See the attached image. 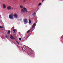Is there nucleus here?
I'll list each match as a JSON object with an SVG mask.
<instances>
[{"instance_id":"f257e3e1","label":"nucleus","mask_w":63,"mask_h":63,"mask_svg":"<svg viewBox=\"0 0 63 63\" xmlns=\"http://www.w3.org/2000/svg\"><path fill=\"white\" fill-rule=\"evenodd\" d=\"M21 11L22 13H25V11L26 12L28 13L27 9L24 7L23 8L21 9Z\"/></svg>"},{"instance_id":"f03ea898","label":"nucleus","mask_w":63,"mask_h":63,"mask_svg":"<svg viewBox=\"0 0 63 63\" xmlns=\"http://www.w3.org/2000/svg\"><path fill=\"white\" fill-rule=\"evenodd\" d=\"M9 17L10 19H14V14L13 13L11 14L9 16Z\"/></svg>"},{"instance_id":"7ed1b4c3","label":"nucleus","mask_w":63,"mask_h":63,"mask_svg":"<svg viewBox=\"0 0 63 63\" xmlns=\"http://www.w3.org/2000/svg\"><path fill=\"white\" fill-rule=\"evenodd\" d=\"M35 26H36V24H35V23H34L32 25V28H34Z\"/></svg>"},{"instance_id":"20e7f679","label":"nucleus","mask_w":63,"mask_h":63,"mask_svg":"<svg viewBox=\"0 0 63 63\" xmlns=\"http://www.w3.org/2000/svg\"><path fill=\"white\" fill-rule=\"evenodd\" d=\"M24 21L25 23H27V19H25L24 20Z\"/></svg>"},{"instance_id":"39448f33","label":"nucleus","mask_w":63,"mask_h":63,"mask_svg":"<svg viewBox=\"0 0 63 63\" xmlns=\"http://www.w3.org/2000/svg\"><path fill=\"white\" fill-rule=\"evenodd\" d=\"M24 46L25 47H27V48H28L29 49H30V50H31V48H29V47L26 46Z\"/></svg>"},{"instance_id":"423d86ee","label":"nucleus","mask_w":63,"mask_h":63,"mask_svg":"<svg viewBox=\"0 0 63 63\" xmlns=\"http://www.w3.org/2000/svg\"><path fill=\"white\" fill-rule=\"evenodd\" d=\"M10 38L11 39H14V40H15V38L13 37L12 36H10Z\"/></svg>"},{"instance_id":"0eeeda50","label":"nucleus","mask_w":63,"mask_h":63,"mask_svg":"<svg viewBox=\"0 0 63 63\" xmlns=\"http://www.w3.org/2000/svg\"><path fill=\"white\" fill-rule=\"evenodd\" d=\"M28 38V36H25V37L24 38V39L25 40H26Z\"/></svg>"},{"instance_id":"6e6552de","label":"nucleus","mask_w":63,"mask_h":63,"mask_svg":"<svg viewBox=\"0 0 63 63\" xmlns=\"http://www.w3.org/2000/svg\"><path fill=\"white\" fill-rule=\"evenodd\" d=\"M7 8L8 10H10V9H11V8H12V7L11 6H8L7 7Z\"/></svg>"},{"instance_id":"1a4fd4ad","label":"nucleus","mask_w":63,"mask_h":63,"mask_svg":"<svg viewBox=\"0 0 63 63\" xmlns=\"http://www.w3.org/2000/svg\"><path fill=\"white\" fill-rule=\"evenodd\" d=\"M18 16H17V15L16 14H15L14 17H15L16 18H17Z\"/></svg>"},{"instance_id":"9d476101","label":"nucleus","mask_w":63,"mask_h":63,"mask_svg":"<svg viewBox=\"0 0 63 63\" xmlns=\"http://www.w3.org/2000/svg\"><path fill=\"white\" fill-rule=\"evenodd\" d=\"M2 6H3V8H6V5H5V4H3L2 5Z\"/></svg>"},{"instance_id":"9b49d317","label":"nucleus","mask_w":63,"mask_h":63,"mask_svg":"<svg viewBox=\"0 0 63 63\" xmlns=\"http://www.w3.org/2000/svg\"><path fill=\"white\" fill-rule=\"evenodd\" d=\"M30 30L31 32H32V31H33V28H32Z\"/></svg>"},{"instance_id":"f8f14e48","label":"nucleus","mask_w":63,"mask_h":63,"mask_svg":"<svg viewBox=\"0 0 63 63\" xmlns=\"http://www.w3.org/2000/svg\"><path fill=\"white\" fill-rule=\"evenodd\" d=\"M27 52V53H28L29 54H32V52Z\"/></svg>"},{"instance_id":"ddd939ff","label":"nucleus","mask_w":63,"mask_h":63,"mask_svg":"<svg viewBox=\"0 0 63 63\" xmlns=\"http://www.w3.org/2000/svg\"><path fill=\"white\" fill-rule=\"evenodd\" d=\"M20 8L21 9H22V8H23V6L22 5H20Z\"/></svg>"},{"instance_id":"4468645a","label":"nucleus","mask_w":63,"mask_h":63,"mask_svg":"<svg viewBox=\"0 0 63 63\" xmlns=\"http://www.w3.org/2000/svg\"><path fill=\"white\" fill-rule=\"evenodd\" d=\"M31 23V20H29V23H30H30Z\"/></svg>"},{"instance_id":"2eb2a0df","label":"nucleus","mask_w":63,"mask_h":63,"mask_svg":"<svg viewBox=\"0 0 63 63\" xmlns=\"http://www.w3.org/2000/svg\"><path fill=\"white\" fill-rule=\"evenodd\" d=\"M30 30H29V31H27V33H29V32H30Z\"/></svg>"},{"instance_id":"dca6fc26","label":"nucleus","mask_w":63,"mask_h":63,"mask_svg":"<svg viewBox=\"0 0 63 63\" xmlns=\"http://www.w3.org/2000/svg\"><path fill=\"white\" fill-rule=\"evenodd\" d=\"M36 14V13H35L34 12L33 14H32V16H34V15H35Z\"/></svg>"},{"instance_id":"f3484780","label":"nucleus","mask_w":63,"mask_h":63,"mask_svg":"<svg viewBox=\"0 0 63 63\" xmlns=\"http://www.w3.org/2000/svg\"><path fill=\"white\" fill-rule=\"evenodd\" d=\"M13 31L14 33H15L16 32V30H15V29H13Z\"/></svg>"},{"instance_id":"a211bd4d","label":"nucleus","mask_w":63,"mask_h":63,"mask_svg":"<svg viewBox=\"0 0 63 63\" xmlns=\"http://www.w3.org/2000/svg\"><path fill=\"white\" fill-rule=\"evenodd\" d=\"M16 41V43H17L18 44H19V42H17V41Z\"/></svg>"},{"instance_id":"6ab92c4d","label":"nucleus","mask_w":63,"mask_h":63,"mask_svg":"<svg viewBox=\"0 0 63 63\" xmlns=\"http://www.w3.org/2000/svg\"><path fill=\"white\" fill-rule=\"evenodd\" d=\"M8 34H10V31H9L8 32Z\"/></svg>"},{"instance_id":"aec40b11","label":"nucleus","mask_w":63,"mask_h":63,"mask_svg":"<svg viewBox=\"0 0 63 63\" xmlns=\"http://www.w3.org/2000/svg\"><path fill=\"white\" fill-rule=\"evenodd\" d=\"M4 27H1V26H0V28H3Z\"/></svg>"},{"instance_id":"412c9836","label":"nucleus","mask_w":63,"mask_h":63,"mask_svg":"<svg viewBox=\"0 0 63 63\" xmlns=\"http://www.w3.org/2000/svg\"><path fill=\"white\" fill-rule=\"evenodd\" d=\"M41 4V3H39L38 4V5H39V6H40Z\"/></svg>"},{"instance_id":"4be33fe9","label":"nucleus","mask_w":63,"mask_h":63,"mask_svg":"<svg viewBox=\"0 0 63 63\" xmlns=\"http://www.w3.org/2000/svg\"><path fill=\"white\" fill-rule=\"evenodd\" d=\"M19 40H21V38H19Z\"/></svg>"},{"instance_id":"5701e85b","label":"nucleus","mask_w":63,"mask_h":63,"mask_svg":"<svg viewBox=\"0 0 63 63\" xmlns=\"http://www.w3.org/2000/svg\"><path fill=\"white\" fill-rule=\"evenodd\" d=\"M5 37L6 38H7L8 37V36H7V35H6L5 36Z\"/></svg>"},{"instance_id":"b1692460","label":"nucleus","mask_w":63,"mask_h":63,"mask_svg":"<svg viewBox=\"0 0 63 63\" xmlns=\"http://www.w3.org/2000/svg\"><path fill=\"white\" fill-rule=\"evenodd\" d=\"M44 0H42V2H44Z\"/></svg>"},{"instance_id":"393cba45","label":"nucleus","mask_w":63,"mask_h":63,"mask_svg":"<svg viewBox=\"0 0 63 63\" xmlns=\"http://www.w3.org/2000/svg\"><path fill=\"white\" fill-rule=\"evenodd\" d=\"M25 0H24V1L25 2Z\"/></svg>"},{"instance_id":"a878e982","label":"nucleus","mask_w":63,"mask_h":63,"mask_svg":"<svg viewBox=\"0 0 63 63\" xmlns=\"http://www.w3.org/2000/svg\"><path fill=\"white\" fill-rule=\"evenodd\" d=\"M22 48V49H23V48Z\"/></svg>"}]
</instances>
